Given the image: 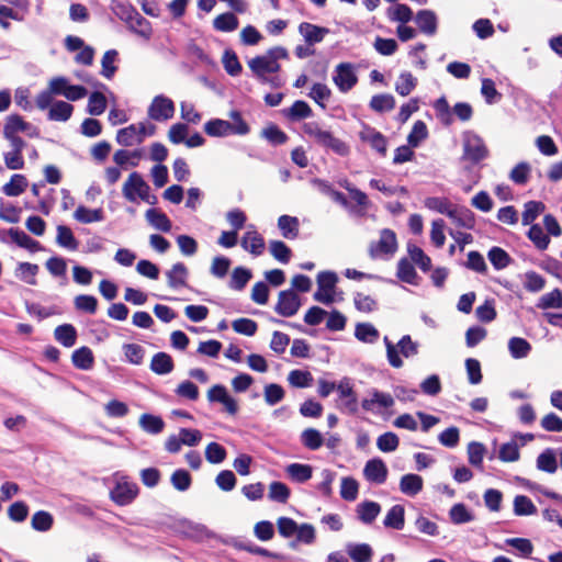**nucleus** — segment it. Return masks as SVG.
<instances>
[{"label":"nucleus","instance_id":"nucleus-1","mask_svg":"<svg viewBox=\"0 0 562 562\" xmlns=\"http://www.w3.org/2000/svg\"><path fill=\"white\" fill-rule=\"evenodd\" d=\"M289 57L288 50L282 46H276L263 55L256 56L248 60V67L258 80H266V76L280 70V59Z\"/></svg>","mask_w":562,"mask_h":562},{"label":"nucleus","instance_id":"nucleus-2","mask_svg":"<svg viewBox=\"0 0 562 562\" xmlns=\"http://www.w3.org/2000/svg\"><path fill=\"white\" fill-rule=\"evenodd\" d=\"M303 132L315 140L319 146L331 150L336 155L346 157L350 153V148L346 142L334 136L329 131L323 130L317 122H307L303 125Z\"/></svg>","mask_w":562,"mask_h":562},{"label":"nucleus","instance_id":"nucleus-3","mask_svg":"<svg viewBox=\"0 0 562 562\" xmlns=\"http://www.w3.org/2000/svg\"><path fill=\"white\" fill-rule=\"evenodd\" d=\"M122 193L127 201L133 203L136 202L137 199L149 204H156L157 202L156 195L150 194L148 183L143 179L142 175L136 171L132 172L124 182Z\"/></svg>","mask_w":562,"mask_h":562},{"label":"nucleus","instance_id":"nucleus-4","mask_svg":"<svg viewBox=\"0 0 562 562\" xmlns=\"http://www.w3.org/2000/svg\"><path fill=\"white\" fill-rule=\"evenodd\" d=\"M396 250V235L390 228L382 229L379 240L371 241L369 245V256L371 259H390Z\"/></svg>","mask_w":562,"mask_h":562},{"label":"nucleus","instance_id":"nucleus-5","mask_svg":"<svg viewBox=\"0 0 562 562\" xmlns=\"http://www.w3.org/2000/svg\"><path fill=\"white\" fill-rule=\"evenodd\" d=\"M119 8L122 10V13L117 14L122 20H124L127 23L128 29L133 33L148 41L153 34L150 22L131 5L122 4L119 5Z\"/></svg>","mask_w":562,"mask_h":562},{"label":"nucleus","instance_id":"nucleus-6","mask_svg":"<svg viewBox=\"0 0 562 562\" xmlns=\"http://www.w3.org/2000/svg\"><path fill=\"white\" fill-rule=\"evenodd\" d=\"M337 407L341 412L350 415L358 412V396L349 378L345 376L337 383Z\"/></svg>","mask_w":562,"mask_h":562},{"label":"nucleus","instance_id":"nucleus-7","mask_svg":"<svg viewBox=\"0 0 562 562\" xmlns=\"http://www.w3.org/2000/svg\"><path fill=\"white\" fill-rule=\"evenodd\" d=\"M139 488L135 482L130 481L126 476H117L115 486L111 490V499L120 505H130L138 495Z\"/></svg>","mask_w":562,"mask_h":562},{"label":"nucleus","instance_id":"nucleus-8","mask_svg":"<svg viewBox=\"0 0 562 562\" xmlns=\"http://www.w3.org/2000/svg\"><path fill=\"white\" fill-rule=\"evenodd\" d=\"M488 155L484 140L474 133H465L463 136V159L472 164H479Z\"/></svg>","mask_w":562,"mask_h":562},{"label":"nucleus","instance_id":"nucleus-9","mask_svg":"<svg viewBox=\"0 0 562 562\" xmlns=\"http://www.w3.org/2000/svg\"><path fill=\"white\" fill-rule=\"evenodd\" d=\"M338 281L337 274L331 271H322L317 274V291L313 297L316 302L329 305L334 302V289Z\"/></svg>","mask_w":562,"mask_h":562},{"label":"nucleus","instance_id":"nucleus-10","mask_svg":"<svg viewBox=\"0 0 562 562\" xmlns=\"http://www.w3.org/2000/svg\"><path fill=\"white\" fill-rule=\"evenodd\" d=\"M175 111L173 101L164 94H158L149 104L147 115L154 121L164 122L173 117Z\"/></svg>","mask_w":562,"mask_h":562},{"label":"nucleus","instance_id":"nucleus-11","mask_svg":"<svg viewBox=\"0 0 562 562\" xmlns=\"http://www.w3.org/2000/svg\"><path fill=\"white\" fill-rule=\"evenodd\" d=\"M333 81L340 92L350 91L358 82L355 67L350 63H340L335 68Z\"/></svg>","mask_w":562,"mask_h":562},{"label":"nucleus","instance_id":"nucleus-12","mask_svg":"<svg viewBox=\"0 0 562 562\" xmlns=\"http://www.w3.org/2000/svg\"><path fill=\"white\" fill-rule=\"evenodd\" d=\"M301 307V300L293 290H284L279 293L274 311L283 317L295 315Z\"/></svg>","mask_w":562,"mask_h":562},{"label":"nucleus","instance_id":"nucleus-13","mask_svg":"<svg viewBox=\"0 0 562 562\" xmlns=\"http://www.w3.org/2000/svg\"><path fill=\"white\" fill-rule=\"evenodd\" d=\"M207 400L211 403L223 404L229 415H236L238 412L237 401L228 394L227 389L222 384H215L207 391Z\"/></svg>","mask_w":562,"mask_h":562},{"label":"nucleus","instance_id":"nucleus-14","mask_svg":"<svg viewBox=\"0 0 562 562\" xmlns=\"http://www.w3.org/2000/svg\"><path fill=\"white\" fill-rule=\"evenodd\" d=\"M359 138L369 144L374 150H376L380 155L385 156L387 150V140L386 137L375 128L363 125L362 130L359 132Z\"/></svg>","mask_w":562,"mask_h":562},{"label":"nucleus","instance_id":"nucleus-15","mask_svg":"<svg viewBox=\"0 0 562 562\" xmlns=\"http://www.w3.org/2000/svg\"><path fill=\"white\" fill-rule=\"evenodd\" d=\"M363 475L371 483L383 484L387 477V468L382 459L374 458L366 463Z\"/></svg>","mask_w":562,"mask_h":562},{"label":"nucleus","instance_id":"nucleus-16","mask_svg":"<svg viewBox=\"0 0 562 562\" xmlns=\"http://www.w3.org/2000/svg\"><path fill=\"white\" fill-rule=\"evenodd\" d=\"M169 288L177 290L188 285L189 270L183 262H177L166 271Z\"/></svg>","mask_w":562,"mask_h":562},{"label":"nucleus","instance_id":"nucleus-17","mask_svg":"<svg viewBox=\"0 0 562 562\" xmlns=\"http://www.w3.org/2000/svg\"><path fill=\"white\" fill-rule=\"evenodd\" d=\"M299 33L303 36L307 45H314L321 43L329 33V30L308 22H302L299 25Z\"/></svg>","mask_w":562,"mask_h":562},{"label":"nucleus","instance_id":"nucleus-18","mask_svg":"<svg viewBox=\"0 0 562 562\" xmlns=\"http://www.w3.org/2000/svg\"><path fill=\"white\" fill-rule=\"evenodd\" d=\"M415 22L420 32L426 35H435L437 32L438 20L434 11L425 9L417 12Z\"/></svg>","mask_w":562,"mask_h":562},{"label":"nucleus","instance_id":"nucleus-19","mask_svg":"<svg viewBox=\"0 0 562 562\" xmlns=\"http://www.w3.org/2000/svg\"><path fill=\"white\" fill-rule=\"evenodd\" d=\"M241 247L254 256H260L265 250V239L257 231L251 229L243 236Z\"/></svg>","mask_w":562,"mask_h":562},{"label":"nucleus","instance_id":"nucleus-20","mask_svg":"<svg viewBox=\"0 0 562 562\" xmlns=\"http://www.w3.org/2000/svg\"><path fill=\"white\" fill-rule=\"evenodd\" d=\"M149 368L158 375H166L173 371L175 363L170 355L160 351L153 356Z\"/></svg>","mask_w":562,"mask_h":562},{"label":"nucleus","instance_id":"nucleus-21","mask_svg":"<svg viewBox=\"0 0 562 562\" xmlns=\"http://www.w3.org/2000/svg\"><path fill=\"white\" fill-rule=\"evenodd\" d=\"M378 405L382 408H390L394 405V400L389 393L380 392L379 390H372L371 398H364L361 402V406L364 411H373L374 406Z\"/></svg>","mask_w":562,"mask_h":562},{"label":"nucleus","instance_id":"nucleus-22","mask_svg":"<svg viewBox=\"0 0 562 562\" xmlns=\"http://www.w3.org/2000/svg\"><path fill=\"white\" fill-rule=\"evenodd\" d=\"M145 217L149 225H151L154 228L162 232V233H169L172 228V223L169 220V217L157 209H149L145 213Z\"/></svg>","mask_w":562,"mask_h":562},{"label":"nucleus","instance_id":"nucleus-23","mask_svg":"<svg viewBox=\"0 0 562 562\" xmlns=\"http://www.w3.org/2000/svg\"><path fill=\"white\" fill-rule=\"evenodd\" d=\"M116 142L125 147L142 144L138 124H131L127 127L119 130Z\"/></svg>","mask_w":562,"mask_h":562},{"label":"nucleus","instance_id":"nucleus-24","mask_svg":"<svg viewBox=\"0 0 562 562\" xmlns=\"http://www.w3.org/2000/svg\"><path fill=\"white\" fill-rule=\"evenodd\" d=\"M283 115L293 122L301 121L313 115L311 106L302 100L295 101L290 108L282 110Z\"/></svg>","mask_w":562,"mask_h":562},{"label":"nucleus","instance_id":"nucleus-25","mask_svg":"<svg viewBox=\"0 0 562 562\" xmlns=\"http://www.w3.org/2000/svg\"><path fill=\"white\" fill-rule=\"evenodd\" d=\"M380 512V504L373 501H364L357 506L358 518L366 525L372 524Z\"/></svg>","mask_w":562,"mask_h":562},{"label":"nucleus","instance_id":"nucleus-26","mask_svg":"<svg viewBox=\"0 0 562 562\" xmlns=\"http://www.w3.org/2000/svg\"><path fill=\"white\" fill-rule=\"evenodd\" d=\"M31 128V123L23 120L19 114H11L7 117L3 126V137L16 136L20 132Z\"/></svg>","mask_w":562,"mask_h":562},{"label":"nucleus","instance_id":"nucleus-27","mask_svg":"<svg viewBox=\"0 0 562 562\" xmlns=\"http://www.w3.org/2000/svg\"><path fill=\"white\" fill-rule=\"evenodd\" d=\"M423 477L417 474H405L401 477L400 490L407 496H415L423 490Z\"/></svg>","mask_w":562,"mask_h":562},{"label":"nucleus","instance_id":"nucleus-28","mask_svg":"<svg viewBox=\"0 0 562 562\" xmlns=\"http://www.w3.org/2000/svg\"><path fill=\"white\" fill-rule=\"evenodd\" d=\"M139 427L147 434L158 435L165 428V422L160 416L145 413L138 420Z\"/></svg>","mask_w":562,"mask_h":562},{"label":"nucleus","instance_id":"nucleus-29","mask_svg":"<svg viewBox=\"0 0 562 562\" xmlns=\"http://www.w3.org/2000/svg\"><path fill=\"white\" fill-rule=\"evenodd\" d=\"M278 227L286 239H294L299 236L300 222L295 216L281 215L278 218Z\"/></svg>","mask_w":562,"mask_h":562},{"label":"nucleus","instance_id":"nucleus-30","mask_svg":"<svg viewBox=\"0 0 562 562\" xmlns=\"http://www.w3.org/2000/svg\"><path fill=\"white\" fill-rule=\"evenodd\" d=\"M7 234L11 240L18 246L25 248L30 251H37L41 249V245L37 240L31 238L25 232L19 228H10Z\"/></svg>","mask_w":562,"mask_h":562},{"label":"nucleus","instance_id":"nucleus-31","mask_svg":"<svg viewBox=\"0 0 562 562\" xmlns=\"http://www.w3.org/2000/svg\"><path fill=\"white\" fill-rule=\"evenodd\" d=\"M40 267L36 263L31 262H19L15 270L14 276L20 280L30 285H35L36 276L38 273Z\"/></svg>","mask_w":562,"mask_h":562},{"label":"nucleus","instance_id":"nucleus-32","mask_svg":"<svg viewBox=\"0 0 562 562\" xmlns=\"http://www.w3.org/2000/svg\"><path fill=\"white\" fill-rule=\"evenodd\" d=\"M74 218L82 224L102 222L104 220V212L100 207L88 209L83 205H79L74 213Z\"/></svg>","mask_w":562,"mask_h":562},{"label":"nucleus","instance_id":"nucleus-33","mask_svg":"<svg viewBox=\"0 0 562 562\" xmlns=\"http://www.w3.org/2000/svg\"><path fill=\"white\" fill-rule=\"evenodd\" d=\"M74 106L65 101H56L48 110L47 117L49 121L66 122L70 119Z\"/></svg>","mask_w":562,"mask_h":562},{"label":"nucleus","instance_id":"nucleus-34","mask_svg":"<svg viewBox=\"0 0 562 562\" xmlns=\"http://www.w3.org/2000/svg\"><path fill=\"white\" fill-rule=\"evenodd\" d=\"M55 339L66 348L75 346L77 340V330L71 324H63L54 330Z\"/></svg>","mask_w":562,"mask_h":562},{"label":"nucleus","instance_id":"nucleus-35","mask_svg":"<svg viewBox=\"0 0 562 562\" xmlns=\"http://www.w3.org/2000/svg\"><path fill=\"white\" fill-rule=\"evenodd\" d=\"M346 549L353 562H371L373 551L368 543H348Z\"/></svg>","mask_w":562,"mask_h":562},{"label":"nucleus","instance_id":"nucleus-36","mask_svg":"<svg viewBox=\"0 0 562 562\" xmlns=\"http://www.w3.org/2000/svg\"><path fill=\"white\" fill-rule=\"evenodd\" d=\"M72 364L80 370H90L93 367L94 357L89 347H80L72 352Z\"/></svg>","mask_w":562,"mask_h":562},{"label":"nucleus","instance_id":"nucleus-37","mask_svg":"<svg viewBox=\"0 0 562 562\" xmlns=\"http://www.w3.org/2000/svg\"><path fill=\"white\" fill-rule=\"evenodd\" d=\"M204 132L212 137H224L231 135V122L221 119H212L204 124Z\"/></svg>","mask_w":562,"mask_h":562},{"label":"nucleus","instance_id":"nucleus-38","mask_svg":"<svg viewBox=\"0 0 562 562\" xmlns=\"http://www.w3.org/2000/svg\"><path fill=\"white\" fill-rule=\"evenodd\" d=\"M355 337L364 344H374L379 337V330L371 323H358L355 328Z\"/></svg>","mask_w":562,"mask_h":562},{"label":"nucleus","instance_id":"nucleus-39","mask_svg":"<svg viewBox=\"0 0 562 562\" xmlns=\"http://www.w3.org/2000/svg\"><path fill=\"white\" fill-rule=\"evenodd\" d=\"M404 514H405V510H404V507L402 505H394L392 506L385 518H384V521H383V525L386 527V528H393L395 530H402L403 527H404V524H405V518H404Z\"/></svg>","mask_w":562,"mask_h":562},{"label":"nucleus","instance_id":"nucleus-40","mask_svg":"<svg viewBox=\"0 0 562 562\" xmlns=\"http://www.w3.org/2000/svg\"><path fill=\"white\" fill-rule=\"evenodd\" d=\"M27 187V180L23 175L15 173L11 177L10 181L5 183L2 191L8 196H19Z\"/></svg>","mask_w":562,"mask_h":562},{"label":"nucleus","instance_id":"nucleus-41","mask_svg":"<svg viewBox=\"0 0 562 562\" xmlns=\"http://www.w3.org/2000/svg\"><path fill=\"white\" fill-rule=\"evenodd\" d=\"M508 350L514 359H524L531 351V345L520 337H512L508 341Z\"/></svg>","mask_w":562,"mask_h":562},{"label":"nucleus","instance_id":"nucleus-42","mask_svg":"<svg viewBox=\"0 0 562 562\" xmlns=\"http://www.w3.org/2000/svg\"><path fill=\"white\" fill-rule=\"evenodd\" d=\"M289 476L297 483H304L312 477L313 469L310 464L291 463L286 467Z\"/></svg>","mask_w":562,"mask_h":562},{"label":"nucleus","instance_id":"nucleus-43","mask_svg":"<svg viewBox=\"0 0 562 562\" xmlns=\"http://www.w3.org/2000/svg\"><path fill=\"white\" fill-rule=\"evenodd\" d=\"M407 252L411 257V260L417 265L424 272H427L431 268V260L430 258L424 252V250L412 244H407Z\"/></svg>","mask_w":562,"mask_h":562},{"label":"nucleus","instance_id":"nucleus-44","mask_svg":"<svg viewBox=\"0 0 562 562\" xmlns=\"http://www.w3.org/2000/svg\"><path fill=\"white\" fill-rule=\"evenodd\" d=\"M56 243L66 249L76 250L78 248V240L76 239L72 231L65 225L57 226Z\"/></svg>","mask_w":562,"mask_h":562},{"label":"nucleus","instance_id":"nucleus-45","mask_svg":"<svg viewBox=\"0 0 562 562\" xmlns=\"http://www.w3.org/2000/svg\"><path fill=\"white\" fill-rule=\"evenodd\" d=\"M396 276L401 281L406 282L408 284L417 283L416 282L417 277H418L417 272H416L413 263L406 258H402L397 262Z\"/></svg>","mask_w":562,"mask_h":562},{"label":"nucleus","instance_id":"nucleus-46","mask_svg":"<svg viewBox=\"0 0 562 562\" xmlns=\"http://www.w3.org/2000/svg\"><path fill=\"white\" fill-rule=\"evenodd\" d=\"M300 439L305 448L313 451L318 450L324 443L322 434L315 428H306L303 430Z\"/></svg>","mask_w":562,"mask_h":562},{"label":"nucleus","instance_id":"nucleus-47","mask_svg":"<svg viewBox=\"0 0 562 562\" xmlns=\"http://www.w3.org/2000/svg\"><path fill=\"white\" fill-rule=\"evenodd\" d=\"M487 258L496 270H503L512 262L510 256L503 248L497 246L488 250Z\"/></svg>","mask_w":562,"mask_h":562},{"label":"nucleus","instance_id":"nucleus-48","mask_svg":"<svg viewBox=\"0 0 562 562\" xmlns=\"http://www.w3.org/2000/svg\"><path fill=\"white\" fill-rule=\"evenodd\" d=\"M213 27L220 32H233L238 27V19L232 12L222 13L213 20Z\"/></svg>","mask_w":562,"mask_h":562},{"label":"nucleus","instance_id":"nucleus-49","mask_svg":"<svg viewBox=\"0 0 562 562\" xmlns=\"http://www.w3.org/2000/svg\"><path fill=\"white\" fill-rule=\"evenodd\" d=\"M452 216H449L458 226L473 229L475 226L474 213L469 209H456L452 210Z\"/></svg>","mask_w":562,"mask_h":562},{"label":"nucleus","instance_id":"nucleus-50","mask_svg":"<svg viewBox=\"0 0 562 562\" xmlns=\"http://www.w3.org/2000/svg\"><path fill=\"white\" fill-rule=\"evenodd\" d=\"M424 204L427 209L445 214L448 217L453 215V205L446 198L429 196L425 199Z\"/></svg>","mask_w":562,"mask_h":562},{"label":"nucleus","instance_id":"nucleus-51","mask_svg":"<svg viewBox=\"0 0 562 562\" xmlns=\"http://www.w3.org/2000/svg\"><path fill=\"white\" fill-rule=\"evenodd\" d=\"M122 349H123V352L125 356V360L128 363L135 364V366H139L143 363L144 357H145V349L143 346H140L138 344L131 342V344H124L122 346Z\"/></svg>","mask_w":562,"mask_h":562},{"label":"nucleus","instance_id":"nucleus-52","mask_svg":"<svg viewBox=\"0 0 562 562\" xmlns=\"http://www.w3.org/2000/svg\"><path fill=\"white\" fill-rule=\"evenodd\" d=\"M395 106V99L392 94L381 93L372 97L370 108L379 113L389 112Z\"/></svg>","mask_w":562,"mask_h":562},{"label":"nucleus","instance_id":"nucleus-53","mask_svg":"<svg viewBox=\"0 0 562 562\" xmlns=\"http://www.w3.org/2000/svg\"><path fill=\"white\" fill-rule=\"evenodd\" d=\"M261 137L267 139L272 146H279L289 139V136L276 124H269L261 131Z\"/></svg>","mask_w":562,"mask_h":562},{"label":"nucleus","instance_id":"nucleus-54","mask_svg":"<svg viewBox=\"0 0 562 562\" xmlns=\"http://www.w3.org/2000/svg\"><path fill=\"white\" fill-rule=\"evenodd\" d=\"M537 307L540 310L561 308L562 291L560 289H554L551 292L543 294L539 299Z\"/></svg>","mask_w":562,"mask_h":562},{"label":"nucleus","instance_id":"nucleus-55","mask_svg":"<svg viewBox=\"0 0 562 562\" xmlns=\"http://www.w3.org/2000/svg\"><path fill=\"white\" fill-rule=\"evenodd\" d=\"M251 277L252 274L249 269L237 267L232 272L229 288L236 291H241L251 279Z\"/></svg>","mask_w":562,"mask_h":562},{"label":"nucleus","instance_id":"nucleus-56","mask_svg":"<svg viewBox=\"0 0 562 562\" xmlns=\"http://www.w3.org/2000/svg\"><path fill=\"white\" fill-rule=\"evenodd\" d=\"M417 85V79L408 71H404L398 76V79L395 83V91L402 95H408Z\"/></svg>","mask_w":562,"mask_h":562},{"label":"nucleus","instance_id":"nucleus-57","mask_svg":"<svg viewBox=\"0 0 562 562\" xmlns=\"http://www.w3.org/2000/svg\"><path fill=\"white\" fill-rule=\"evenodd\" d=\"M450 519L456 525L474 520L473 514L462 503L454 504L449 510Z\"/></svg>","mask_w":562,"mask_h":562},{"label":"nucleus","instance_id":"nucleus-58","mask_svg":"<svg viewBox=\"0 0 562 562\" xmlns=\"http://www.w3.org/2000/svg\"><path fill=\"white\" fill-rule=\"evenodd\" d=\"M537 468L547 473H554L557 471L558 463L552 449H546L538 456Z\"/></svg>","mask_w":562,"mask_h":562},{"label":"nucleus","instance_id":"nucleus-59","mask_svg":"<svg viewBox=\"0 0 562 562\" xmlns=\"http://www.w3.org/2000/svg\"><path fill=\"white\" fill-rule=\"evenodd\" d=\"M546 206L539 201H529L524 205L521 222L522 225L531 224L543 211Z\"/></svg>","mask_w":562,"mask_h":562},{"label":"nucleus","instance_id":"nucleus-60","mask_svg":"<svg viewBox=\"0 0 562 562\" xmlns=\"http://www.w3.org/2000/svg\"><path fill=\"white\" fill-rule=\"evenodd\" d=\"M106 109V98L102 92L94 91L89 95L87 112L91 115H101Z\"/></svg>","mask_w":562,"mask_h":562},{"label":"nucleus","instance_id":"nucleus-61","mask_svg":"<svg viewBox=\"0 0 562 562\" xmlns=\"http://www.w3.org/2000/svg\"><path fill=\"white\" fill-rule=\"evenodd\" d=\"M428 136V130L425 122L418 120L414 123L411 133L407 136V143L412 147H418Z\"/></svg>","mask_w":562,"mask_h":562},{"label":"nucleus","instance_id":"nucleus-62","mask_svg":"<svg viewBox=\"0 0 562 562\" xmlns=\"http://www.w3.org/2000/svg\"><path fill=\"white\" fill-rule=\"evenodd\" d=\"M288 382L293 387H308L313 382V375L310 371L295 369L290 371Z\"/></svg>","mask_w":562,"mask_h":562},{"label":"nucleus","instance_id":"nucleus-63","mask_svg":"<svg viewBox=\"0 0 562 562\" xmlns=\"http://www.w3.org/2000/svg\"><path fill=\"white\" fill-rule=\"evenodd\" d=\"M53 522V516L45 510L36 512L31 520L32 528L41 532L48 531L52 528Z\"/></svg>","mask_w":562,"mask_h":562},{"label":"nucleus","instance_id":"nucleus-64","mask_svg":"<svg viewBox=\"0 0 562 562\" xmlns=\"http://www.w3.org/2000/svg\"><path fill=\"white\" fill-rule=\"evenodd\" d=\"M283 387L277 383L267 384L263 389L265 401L269 406H274L284 398Z\"/></svg>","mask_w":562,"mask_h":562}]
</instances>
